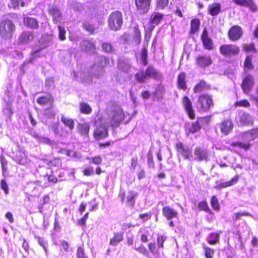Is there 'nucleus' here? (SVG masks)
I'll return each instance as SVG.
<instances>
[{
  "instance_id": "f257e3e1",
  "label": "nucleus",
  "mask_w": 258,
  "mask_h": 258,
  "mask_svg": "<svg viewBox=\"0 0 258 258\" xmlns=\"http://www.w3.org/2000/svg\"><path fill=\"white\" fill-rule=\"evenodd\" d=\"M214 106L213 96L208 93L200 94L197 98L196 108L200 112H207Z\"/></svg>"
},
{
  "instance_id": "f03ea898",
  "label": "nucleus",
  "mask_w": 258,
  "mask_h": 258,
  "mask_svg": "<svg viewBox=\"0 0 258 258\" xmlns=\"http://www.w3.org/2000/svg\"><path fill=\"white\" fill-rule=\"evenodd\" d=\"M16 30L14 22L9 18L0 20V36L5 40L11 39Z\"/></svg>"
},
{
  "instance_id": "7ed1b4c3",
  "label": "nucleus",
  "mask_w": 258,
  "mask_h": 258,
  "mask_svg": "<svg viewBox=\"0 0 258 258\" xmlns=\"http://www.w3.org/2000/svg\"><path fill=\"white\" fill-rule=\"evenodd\" d=\"M108 26L114 31L119 30L123 24V16L121 12L114 11L110 13L108 18Z\"/></svg>"
},
{
  "instance_id": "20e7f679",
  "label": "nucleus",
  "mask_w": 258,
  "mask_h": 258,
  "mask_svg": "<svg viewBox=\"0 0 258 258\" xmlns=\"http://www.w3.org/2000/svg\"><path fill=\"white\" fill-rule=\"evenodd\" d=\"M212 115H208L202 117H199L195 121L191 122L190 127L188 128V134H194L201 131L202 126L208 125L211 120Z\"/></svg>"
},
{
  "instance_id": "39448f33",
  "label": "nucleus",
  "mask_w": 258,
  "mask_h": 258,
  "mask_svg": "<svg viewBox=\"0 0 258 258\" xmlns=\"http://www.w3.org/2000/svg\"><path fill=\"white\" fill-rule=\"evenodd\" d=\"M219 51L222 56L230 57L238 55L240 53V48L236 44H224L219 46Z\"/></svg>"
},
{
  "instance_id": "423d86ee",
  "label": "nucleus",
  "mask_w": 258,
  "mask_h": 258,
  "mask_svg": "<svg viewBox=\"0 0 258 258\" xmlns=\"http://www.w3.org/2000/svg\"><path fill=\"white\" fill-rule=\"evenodd\" d=\"M242 35V29L240 26L237 25L231 26L227 31L228 38L232 42L237 41L239 40Z\"/></svg>"
},
{
  "instance_id": "0eeeda50",
  "label": "nucleus",
  "mask_w": 258,
  "mask_h": 258,
  "mask_svg": "<svg viewBox=\"0 0 258 258\" xmlns=\"http://www.w3.org/2000/svg\"><path fill=\"white\" fill-rule=\"evenodd\" d=\"M254 83V79L252 75L248 74L245 76L240 85L243 93L246 95L248 94L252 90Z\"/></svg>"
},
{
  "instance_id": "6e6552de",
  "label": "nucleus",
  "mask_w": 258,
  "mask_h": 258,
  "mask_svg": "<svg viewBox=\"0 0 258 258\" xmlns=\"http://www.w3.org/2000/svg\"><path fill=\"white\" fill-rule=\"evenodd\" d=\"M181 102L188 117L190 119H194L196 117L195 111L192 106V102L189 98L187 96H183L181 98Z\"/></svg>"
},
{
  "instance_id": "1a4fd4ad",
  "label": "nucleus",
  "mask_w": 258,
  "mask_h": 258,
  "mask_svg": "<svg viewBox=\"0 0 258 258\" xmlns=\"http://www.w3.org/2000/svg\"><path fill=\"white\" fill-rule=\"evenodd\" d=\"M218 127L222 135L227 136L232 132L234 124L231 119L225 118L218 124Z\"/></svg>"
},
{
  "instance_id": "9d476101",
  "label": "nucleus",
  "mask_w": 258,
  "mask_h": 258,
  "mask_svg": "<svg viewBox=\"0 0 258 258\" xmlns=\"http://www.w3.org/2000/svg\"><path fill=\"white\" fill-rule=\"evenodd\" d=\"M201 40L205 49L212 50L214 49V43L212 39L209 36L208 32L206 27L203 30L201 35Z\"/></svg>"
},
{
  "instance_id": "9b49d317",
  "label": "nucleus",
  "mask_w": 258,
  "mask_h": 258,
  "mask_svg": "<svg viewBox=\"0 0 258 258\" xmlns=\"http://www.w3.org/2000/svg\"><path fill=\"white\" fill-rule=\"evenodd\" d=\"M175 148L177 153L182 156L184 159H189L191 157L190 149L186 147L183 143L177 142L175 145Z\"/></svg>"
},
{
  "instance_id": "f8f14e48",
  "label": "nucleus",
  "mask_w": 258,
  "mask_h": 258,
  "mask_svg": "<svg viewBox=\"0 0 258 258\" xmlns=\"http://www.w3.org/2000/svg\"><path fill=\"white\" fill-rule=\"evenodd\" d=\"M163 217L167 220L178 219V212L175 209L168 206H164L162 209Z\"/></svg>"
},
{
  "instance_id": "ddd939ff",
  "label": "nucleus",
  "mask_w": 258,
  "mask_h": 258,
  "mask_svg": "<svg viewBox=\"0 0 258 258\" xmlns=\"http://www.w3.org/2000/svg\"><path fill=\"white\" fill-rule=\"evenodd\" d=\"M124 118V112L122 109L114 111L111 120V125L113 127H117Z\"/></svg>"
},
{
  "instance_id": "4468645a",
  "label": "nucleus",
  "mask_w": 258,
  "mask_h": 258,
  "mask_svg": "<svg viewBox=\"0 0 258 258\" xmlns=\"http://www.w3.org/2000/svg\"><path fill=\"white\" fill-rule=\"evenodd\" d=\"M151 0H135L137 9L140 13L146 14L150 9Z\"/></svg>"
},
{
  "instance_id": "2eb2a0df",
  "label": "nucleus",
  "mask_w": 258,
  "mask_h": 258,
  "mask_svg": "<svg viewBox=\"0 0 258 258\" xmlns=\"http://www.w3.org/2000/svg\"><path fill=\"white\" fill-rule=\"evenodd\" d=\"M196 64L202 68H205L211 65L212 59L210 55L206 54L199 55L195 59Z\"/></svg>"
},
{
  "instance_id": "dca6fc26",
  "label": "nucleus",
  "mask_w": 258,
  "mask_h": 258,
  "mask_svg": "<svg viewBox=\"0 0 258 258\" xmlns=\"http://www.w3.org/2000/svg\"><path fill=\"white\" fill-rule=\"evenodd\" d=\"M194 155L195 159L199 161H207L209 160V154L206 150L202 147L197 146L195 148Z\"/></svg>"
},
{
  "instance_id": "f3484780",
  "label": "nucleus",
  "mask_w": 258,
  "mask_h": 258,
  "mask_svg": "<svg viewBox=\"0 0 258 258\" xmlns=\"http://www.w3.org/2000/svg\"><path fill=\"white\" fill-rule=\"evenodd\" d=\"M107 128L104 125L98 126L94 131L93 136L96 140H100L106 138L108 137Z\"/></svg>"
},
{
  "instance_id": "a211bd4d",
  "label": "nucleus",
  "mask_w": 258,
  "mask_h": 258,
  "mask_svg": "<svg viewBox=\"0 0 258 258\" xmlns=\"http://www.w3.org/2000/svg\"><path fill=\"white\" fill-rule=\"evenodd\" d=\"M211 89V86L204 80H200L194 87L193 91L195 93H201L205 91Z\"/></svg>"
},
{
  "instance_id": "6ab92c4d",
  "label": "nucleus",
  "mask_w": 258,
  "mask_h": 258,
  "mask_svg": "<svg viewBox=\"0 0 258 258\" xmlns=\"http://www.w3.org/2000/svg\"><path fill=\"white\" fill-rule=\"evenodd\" d=\"M23 21L25 26L30 29H37L39 27V22L35 18L25 16Z\"/></svg>"
},
{
  "instance_id": "aec40b11",
  "label": "nucleus",
  "mask_w": 258,
  "mask_h": 258,
  "mask_svg": "<svg viewBox=\"0 0 258 258\" xmlns=\"http://www.w3.org/2000/svg\"><path fill=\"white\" fill-rule=\"evenodd\" d=\"M186 73L184 72H180L177 77L176 85L179 90L185 91L187 89L186 81Z\"/></svg>"
},
{
  "instance_id": "412c9836",
  "label": "nucleus",
  "mask_w": 258,
  "mask_h": 258,
  "mask_svg": "<svg viewBox=\"0 0 258 258\" xmlns=\"http://www.w3.org/2000/svg\"><path fill=\"white\" fill-rule=\"evenodd\" d=\"M238 122L242 126H251L253 124L250 115L247 112H242L239 115Z\"/></svg>"
},
{
  "instance_id": "4be33fe9",
  "label": "nucleus",
  "mask_w": 258,
  "mask_h": 258,
  "mask_svg": "<svg viewBox=\"0 0 258 258\" xmlns=\"http://www.w3.org/2000/svg\"><path fill=\"white\" fill-rule=\"evenodd\" d=\"M48 13L50 15L52 16V21L54 24L60 22L62 17V14L57 7L54 6L49 7Z\"/></svg>"
},
{
  "instance_id": "5701e85b",
  "label": "nucleus",
  "mask_w": 258,
  "mask_h": 258,
  "mask_svg": "<svg viewBox=\"0 0 258 258\" xmlns=\"http://www.w3.org/2000/svg\"><path fill=\"white\" fill-rule=\"evenodd\" d=\"M147 78H152L154 80L161 79V75L157 71L153 66L149 65L145 71Z\"/></svg>"
},
{
  "instance_id": "b1692460",
  "label": "nucleus",
  "mask_w": 258,
  "mask_h": 258,
  "mask_svg": "<svg viewBox=\"0 0 258 258\" xmlns=\"http://www.w3.org/2000/svg\"><path fill=\"white\" fill-rule=\"evenodd\" d=\"M239 178V175L236 174L230 180L217 184L215 188L218 189H220L231 186L238 182Z\"/></svg>"
},
{
  "instance_id": "393cba45",
  "label": "nucleus",
  "mask_w": 258,
  "mask_h": 258,
  "mask_svg": "<svg viewBox=\"0 0 258 258\" xmlns=\"http://www.w3.org/2000/svg\"><path fill=\"white\" fill-rule=\"evenodd\" d=\"M164 15L162 13L154 12L152 13L149 18V23L151 24L150 26H154L159 25L162 21Z\"/></svg>"
},
{
  "instance_id": "a878e982",
  "label": "nucleus",
  "mask_w": 258,
  "mask_h": 258,
  "mask_svg": "<svg viewBox=\"0 0 258 258\" xmlns=\"http://www.w3.org/2000/svg\"><path fill=\"white\" fill-rule=\"evenodd\" d=\"M34 38V35L31 31H23L19 36L18 38L19 43L26 44L32 41Z\"/></svg>"
},
{
  "instance_id": "bb28decb",
  "label": "nucleus",
  "mask_w": 258,
  "mask_h": 258,
  "mask_svg": "<svg viewBox=\"0 0 258 258\" xmlns=\"http://www.w3.org/2000/svg\"><path fill=\"white\" fill-rule=\"evenodd\" d=\"M232 1L237 5L248 7L253 12L257 10V7L252 0H232Z\"/></svg>"
},
{
  "instance_id": "cd10ccee",
  "label": "nucleus",
  "mask_w": 258,
  "mask_h": 258,
  "mask_svg": "<svg viewBox=\"0 0 258 258\" xmlns=\"http://www.w3.org/2000/svg\"><path fill=\"white\" fill-rule=\"evenodd\" d=\"M221 10V4L219 3H214L208 6L207 13L212 16H215L220 13Z\"/></svg>"
},
{
  "instance_id": "c85d7f7f",
  "label": "nucleus",
  "mask_w": 258,
  "mask_h": 258,
  "mask_svg": "<svg viewBox=\"0 0 258 258\" xmlns=\"http://www.w3.org/2000/svg\"><path fill=\"white\" fill-rule=\"evenodd\" d=\"M200 20L198 18H194L190 21V34H195L197 33L200 29Z\"/></svg>"
},
{
  "instance_id": "c756f323",
  "label": "nucleus",
  "mask_w": 258,
  "mask_h": 258,
  "mask_svg": "<svg viewBox=\"0 0 258 258\" xmlns=\"http://www.w3.org/2000/svg\"><path fill=\"white\" fill-rule=\"evenodd\" d=\"M198 208L200 211L207 213L211 215H214V212L209 207L206 200H204L199 202L198 204Z\"/></svg>"
},
{
  "instance_id": "7c9ffc66",
  "label": "nucleus",
  "mask_w": 258,
  "mask_h": 258,
  "mask_svg": "<svg viewBox=\"0 0 258 258\" xmlns=\"http://www.w3.org/2000/svg\"><path fill=\"white\" fill-rule=\"evenodd\" d=\"M220 233L218 232H212L207 237V242L210 245H215L219 242Z\"/></svg>"
},
{
  "instance_id": "2f4dec72",
  "label": "nucleus",
  "mask_w": 258,
  "mask_h": 258,
  "mask_svg": "<svg viewBox=\"0 0 258 258\" xmlns=\"http://www.w3.org/2000/svg\"><path fill=\"white\" fill-rule=\"evenodd\" d=\"M138 196V193L133 190H129L127 192L126 198V203L131 207H134L135 204V199Z\"/></svg>"
},
{
  "instance_id": "473e14b6",
  "label": "nucleus",
  "mask_w": 258,
  "mask_h": 258,
  "mask_svg": "<svg viewBox=\"0 0 258 258\" xmlns=\"http://www.w3.org/2000/svg\"><path fill=\"white\" fill-rule=\"evenodd\" d=\"M53 101V98L51 95H49L48 96H41L37 99V103L41 105L52 104Z\"/></svg>"
},
{
  "instance_id": "72a5a7b5",
  "label": "nucleus",
  "mask_w": 258,
  "mask_h": 258,
  "mask_svg": "<svg viewBox=\"0 0 258 258\" xmlns=\"http://www.w3.org/2000/svg\"><path fill=\"white\" fill-rule=\"evenodd\" d=\"M134 77L136 82L139 84L145 83L147 79L145 72L143 70H140L136 73Z\"/></svg>"
},
{
  "instance_id": "f704fd0d",
  "label": "nucleus",
  "mask_w": 258,
  "mask_h": 258,
  "mask_svg": "<svg viewBox=\"0 0 258 258\" xmlns=\"http://www.w3.org/2000/svg\"><path fill=\"white\" fill-rule=\"evenodd\" d=\"M78 132L83 136L88 137L90 131V125L88 123H79L78 125Z\"/></svg>"
},
{
  "instance_id": "c9c22d12",
  "label": "nucleus",
  "mask_w": 258,
  "mask_h": 258,
  "mask_svg": "<svg viewBox=\"0 0 258 258\" xmlns=\"http://www.w3.org/2000/svg\"><path fill=\"white\" fill-rule=\"evenodd\" d=\"M123 232H116L114 233L113 237L110 239L109 243L111 245L115 246L119 242L123 240Z\"/></svg>"
},
{
  "instance_id": "e433bc0d",
  "label": "nucleus",
  "mask_w": 258,
  "mask_h": 258,
  "mask_svg": "<svg viewBox=\"0 0 258 258\" xmlns=\"http://www.w3.org/2000/svg\"><path fill=\"white\" fill-rule=\"evenodd\" d=\"M243 68L245 70H252L254 66L252 63V56L250 55L246 56L243 62Z\"/></svg>"
},
{
  "instance_id": "4c0bfd02",
  "label": "nucleus",
  "mask_w": 258,
  "mask_h": 258,
  "mask_svg": "<svg viewBox=\"0 0 258 258\" xmlns=\"http://www.w3.org/2000/svg\"><path fill=\"white\" fill-rule=\"evenodd\" d=\"M32 136L40 143L48 144L49 145H52L53 144V141L48 137L40 136L37 133H34Z\"/></svg>"
},
{
  "instance_id": "58836bf2",
  "label": "nucleus",
  "mask_w": 258,
  "mask_h": 258,
  "mask_svg": "<svg viewBox=\"0 0 258 258\" xmlns=\"http://www.w3.org/2000/svg\"><path fill=\"white\" fill-rule=\"evenodd\" d=\"M231 146L233 147H238L239 148L242 149L244 151H247L250 149L252 144L249 142L243 143L242 142L237 141L232 142Z\"/></svg>"
},
{
  "instance_id": "ea45409f",
  "label": "nucleus",
  "mask_w": 258,
  "mask_h": 258,
  "mask_svg": "<svg viewBox=\"0 0 258 258\" xmlns=\"http://www.w3.org/2000/svg\"><path fill=\"white\" fill-rule=\"evenodd\" d=\"M242 135L243 136H248L251 141L254 140L258 138V127L252 128L249 130L244 132Z\"/></svg>"
},
{
  "instance_id": "a19ab883",
  "label": "nucleus",
  "mask_w": 258,
  "mask_h": 258,
  "mask_svg": "<svg viewBox=\"0 0 258 258\" xmlns=\"http://www.w3.org/2000/svg\"><path fill=\"white\" fill-rule=\"evenodd\" d=\"M79 110L82 114H90L92 111V109L88 103L81 102L80 103Z\"/></svg>"
},
{
  "instance_id": "79ce46f5",
  "label": "nucleus",
  "mask_w": 258,
  "mask_h": 258,
  "mask_svg": "<svg viewBox=\"0 0 258 258\" xmlns=\"http://www.w3.org/2000/svg\"><path fill=\"white\" fill-rule=\"evenodd\" d=\"M132 36L133 39L137 44H139L141 43V33L138 25L134 27Z\"/></svg>"
},
{
  "instance_id": "37998d69",
  "label": "nucleus",
  "mask_w": 258,
  "mask_h": 258,
  "mask_svg": "<svg viewBox=\"0 0 258 258\" xmlns=\"http://www.w3.org/2000/svg\"><path fill=\"white\" fill-rule=\"evenodd\" d=\"M82 27L90 35L94 34L95 32V28L94 25L88 21H85L82 24Z\"/></svg>"
},
{
  "instance_id": "c03bdc74",
  "label": "nucleus",
  "mask_w": 258,
  "mask_h": 258,
  "mask_svg": "<svg viewBox=\"0 0 258 258\" xmlns=\"http://www.w3.org/2000/svg\"><path fill=\"white\" fill-rule=\"evenodd\" d=\"M210 205L212 209L216 212H218L220 210V206L219 200L216 196H212L210 199Z\"/></svg>"
},
{
  "instance_id": "a18cd8bd",
  "label": "nucleus",
  "mask_w": 258,
  "mask_h": 258,
  "mask_svg": "<svg viewBox=\"0 0 258 258\" xmlns=\"http://www.w3.org/2000/svg\"><path fill=\"white\" fill-rule=\"evenodd\" d=\"M61 121L66 126L69 127L70 130H72L74 128L75 123L73 119L68 118L64 116H61Z\"/></svg>"
},
{
  "instance_id": "49530a36",
  "label": "nucleus",
  "mask_w": 258,
  "mask_h": 258,
  "mask_svg": "<svg viewBox=\"0 0 258 258\" xmlns=\"http://www.w3.org/2000/svg\"><path fill=\"white\" fill-rule=\"evenodd\" d=\"M3 112L7 119L9 120H11L12 116L14 114V112L12 105L10 103H7V106L3 110Z\"/></svg>"
},
{
  "instance_id": "de8ad7c7",
  "label": "nucleus",
  "mask_w": 258,
  "mask_h": 258,
  "mask_svg": "<svg viewBox=\"0 0 258 258\" xmlns=\"http://www.w3.org/2000/svg\"><path fill=\"white\" fill-rule=\"evenodd\" d=\"M202 247L205 251V256L206 258H213L214 254V249L207 246L205 244H202Z\"/></svg>"
},
{
  "instance_id": "09e8293b",
  "label": "nucleus",
  "mask_w": 258,
  "mask_h": 258,
  "mask_svg": "<svg viewBox=\"0 0 258 258\" xmlns=\"http://www.w3.org/2000/svg\"><path fill=\"white\" fill-rule=\"evenodd\" d=\"M250 106L249 101L246 99L237 101L234 102L233 106L235 107H245L247 108Z\"/></svg>"
},
{
  "instance_id": "8fccbe9b",
  "label": "nucleus",
  "mask_w": 258,
  "mask_h": 258,
  "mask_svg": "<svg viewBox=\"0 0 258 258\" xmlns=\"http://www.w3.org/2000/svg\"><path fill=\"white\" fill-rule=\"evenodd\" d=\"M87 159L89 160L90 163H93L97 165L101 164L102 162V158L100 155L87 157Z\"/></svg>"
},
{
  "instance_id": "3c124183",
  "label": "nucleus",
  "mask_w": 258,
  "mask_h": 258,
  "mask_svg": "<svg viewBox=\"0 0 258 258\" xmlns=\"http://www.w3.org/2000/svg\"><path fill=\"white\" fill-rule=\"evenodd\" d=\"M147 57H148V49L146 47H144L142 48L141 52V57L143 64L144 66H146L148 64Z\"/></svg>"
},
{
  "instance_id": "603ef678",
  "label": "nucleus",
  "mask_w": 258,
  "mask_h": 258,
  "mask_svg": "<svg viewBox=\"0 0 258 258\" xmlns=\"http://www.w3.org/2000/svg\"><path fill=\"white\" fill-rule=\"evenodd\" d=\"M251 215L246 211L243 212H236L234 213L232 217L233 221L235 222L239 220L242 216H250Z\"/></svg>"
},
{
  "instance_id": "864d4df0",
  "label": "nucleus",
  "mask_w": 258,
  "mask_h": 258,
  "mask_svg": "<svg viewBox=\"0 0 258 258\" xmlns=\"http://www.w3.org/2000/svg\"><path fill=\"white\" fill-rule=\"evenodd\" d=\"M167 237L164 235H158L157 237V245L160 248H163L164 243L166 240Z\"/></svg>"
},
{
  "instance_id": "5fc2aeb1",
  "label": "nucleus",
  "mask_w": 258,
  "mask_h": 258,
  "mask_svg": "<svg viewBox=\"0 0 258 258\" xmlns=\"http://www.w3.org/2000/svg\"><path fill=\"white\" fill-rule=\"evenodd\" d=\"M101 47L103 51L107 53H112L113 52V46L108 42H104L101 44Z\"/></svg>"
},
{
  "instance_id": "6e6d98bb",
  "label": "nucleus",
  "mask_w": 258,
  "mask_h": 258,
  "mask_svg": "<svg viewBox=\"0 0 258 258\" xmlns=\"http://www.w3.org/2000/svg\"><path fill=\"white\" fill-rule=\"evenodd\" d=\"M148 247L151 253L153 254H158V249L160 247H158V245L155 244V242H150L148 244Z\"/></svg>"
},
{
  "instance_id": "4d7b16f0",
  "label": "nucleus",
  "mask_w": 258,
  "mask_h": 258,
  "mask_svg": "<svg viewBox=\"0 0 258 258\" xmlns=\"http://www.w3.org/2000/svg\"><path fill=\"white\" fill-rule=\"evenodd\" d=\"M58 29V37L59 39L61 41H64L66 37V31L63 27H62L60 25H58L57 26Z\"/></svg>"
},
{
  "instance_id": "13d9d810",
  "label": "nucleus",
  "mask_w": 258,
  "mask_h": 258,
  "mask_svg": "<svg viewBox=\"0 0 258 258\" xmlns=\"http://www.w3.org/2000/svg\"><path fill=\"white\" fill-rule=\"evenodd\" d=\"M76 256L77 258H89L86 254L84 248L81 246L78 247L77 249Z\"/></svg>"
},
{
  "instance_id": "bf43d9fd",
  "label": "nucleus",
  "mask_w": 258,
  "mask_h": 258,
  "mask_svg": "<svg viewBox=\"0 0 258 258\" xmlns=\"http://www.w3.org/2000/svg\"><path fill=\"white\" fill-rule=\"evenodd\" d=\"M169 2V0H156V7L163 9L168 6Z\"/></svg>"
},
{
  "instance_id": "052dcab7",
  "label": "nucleus",
  "mask_w": 258,
  "mask_h": 258,
  "mask_svg": "<svg viewBox=\"0 0 258 258\" xmlns=\"http://www.w3.org/2000/svg\"><path fill=\"white\" fill-rule=\"evenodd\" d=\"M147 162L148 166L150 167L153 168L155 166V164L153 160V155L151 151L147 153Z\"/></svg>"
},
{
  "instance_id": "680f3d73",
  "label": "nucleus",
  "mask_w": 258,
  "mask_h": 258,
  "mask_svg": "<svg viewBox=\"0 0 258 258\" xmlns=\"http://www.w3.org/2000/svg\"><path fill=\"white\" fill-rule=\"evenodd\" d=\"M82 172L84 176H89L93 174L94 169L91 166H87L83 170Z\"/></svg>"
},
{
  "instance_id": "e2e57ef3",
  "label": "nucleus",
  "mask_w": 258,
  "mask_h": 258,
  "mask_svg": "<svg viewBox=\"0 0 258 258\" xmlns=\"http://www.w3.org/2000/svg\"><path fill=\"white\" fill-rule=\"evenodd\" d=\"M1 187L4 191L6 195H8L9 194L8 185L5 179H2L1 180Z\"/></svg>"
},
{
  "instance_id": "0e129e2a",
  "label": "nucleus",
  "mask_w": 258,
  "mask_h": 258,
  "mask_svg": "<svg viewBox=\"0 0 258 258\" xmlns=\"http://www.w3.org/2000/svg\"><path fill=\"white\" fill-rule=\"evenodd\" d=\"M69 244L68 242L62 240L60 245V250L61 251L67 252L69 251Z\"/></svg>"
},
{
  "instance_id": "69168bd1",
  "label": "nucleus",
  "mask_w": 258,
  "mask_h": 258,
  "mask_svg": "<svg viewBox=\"0 0 258 258\" xmlns=\"http://www.w3.org/2000/svg\"><path fill=\"white\" fill-rule=\"evenodd\" d=\"M243 50L246 52L250 51H253L255 52L256 51V49L255 48V45L253 43H250L247 46L243 48Z\"/></svg>"
},
{
  "instance_id": "338daca9",
  "label": "nucleus",
  "mask_w": 258,
  "mask_h": 258,
  "mask_svg": "<svg viewBox=\"0 0 258 258\" xmlns=\"http://www.w3.org/2000/svg\"><path fill=\"white\" fill-rule=\"evenodd\" d=\"M151 213L150 212L149 213H145L141 214L139 215V218L143 221H146L151 218Z\"/></svg>"
},
{
  "instance_id": "774afa93",
  "label": "nucleus",
  "mask_w": 258,
  "mask_h": 258,
  "mask_svg": "<svg viewBox=\"0 0 258 258\" xmlns=\"http://www.w3.org/2000/svg\"><path fill=\"white\" fill-rule=\"evenodd\" d=\"M135 249L144 255H148L149 254L147 248L143 245H140L139 247L135 248Z\"/></svg>"
}]
</instances>
